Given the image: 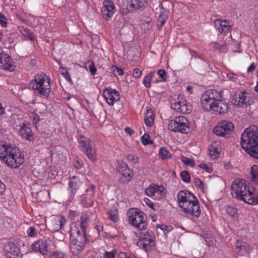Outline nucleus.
I'll return each mask as SVG.
<instances>
[{
	"label": "nucleus",
	"mask_w": 258,
	"mask_h": 258,
	"mask_svg": "<svg viewBox=\"0 0 258 258\" xmlns=\"http://www.w3.org/2000/svg\"><path fill=\"white\" fill-rule=\"evenodd\" d=\"M70 236V248L76 255L79 254L85 248L88 240L87 235L81 234L80 230L71 228Z\"/></svg>",
	"instance_id": "20e7f679"
},
{
	"label": "nucleus",
	"mask_w": 258,
	"mask_h": 258,
	"mask_svg": "<svg viewBox=\"0 0 258 258\" xmlns=\"http://www.w3.org/2000/svg\"><path fill=\"white\" fill-rule=\"evenodd\" d=\"M158 75L162 78L163 81H166L167 80L166 78V71L164 70H159L158 71Z\"/></svg>",
	"instance_id": "603ef678"
},
{
	"label": "nucleus",
	"mask_w": 258,
	"mask_h": 258,
	"mask_svg": "<svg viewBox=\"0 0 258 258\" xmlns=\"http://www.w3.org/2000/svg\"><path fill=\"white\" fill-rule=\"evenodd\" d=\"M125 131L130 135H132L135 133L134 131L129 127H126L125 128Z\"/></svg>",
	"instance_id": "774afa93"
},
{
	"label": "nucleus",
	"mask_w": 258,
	"mask_h": 258,
	"mask_svg": "<svg viewBox=\"0 0 258 258\" xmlns=\"http://www.w3.org/2000/svg\"><path fill=\"white\" fill-rule=\"evenodd\" d=\"M144 201L145 202V203L147 204V205H148L150 208H151L152 209L155 210L154 207V204L151 201H150L148 198H145Z\"/></svg>",
	"instance_id": "052dcab7"
},
{
	"label": "nucleus",
	"mask_w": 258,
	"mask_h": 258,
	"mask_svg": "<svg viewBox=\"0 0 258 258\" xmlns=\"http://www.w3.org/2000/svg\"><path fill=\"white\" fill-rule=\"evenodd\" d=\"M117 162V170L119 172L125 171L127 169H130L127 164L122 160H118Z\"/></svg>",
	"instance_id": "ea45409f"
},
{
	"label": "nucleus",
	"mask_w": 258,
	"mask_h": 258,
	"mask_svg": "<svg viewBox=\"0 0 258 258\" xmlns=\"http://www.w3.org/2000/svg\"><path fill=\"white\" fill-rule=\"evenodd\" d=\"M122 176L119 179L120 183H128L132 179L133 175V171L130 169H127L125 171L120 172Z\"/></svg>",
	"instance_id": "c85d7f7f"
},
{
	"label": "nucleus",
	"mask_w": 258,
	"mask_h": 258,
	"mask_svg": "<svg viewBox=\"0 0 258 258\" xmlns=\"http://www.w3.org/2000/svg\"><path fill=\"white\" fill-rule=\"evenodd\" d=\"M215 25L216 27H218V29L220 32L226 33L230 29L228 23L226 21H221L220 20H216L215 21Z\"/></svg>",
	"instance_id": "c756f323"
},
{
	"label": "nucleus",
	"mask_w": 258,
	"mask_h": 258,
	"mask_svg": "<svg viewBox=\"0 0 258 258\" xmlns=\"http://www.w3.org/2000/svg\"><path fill=\"white\" fill-rule=\"evenodd\" d=\"M129 255L125 252H120L117 255V258H128Z\"/></svg>",
	"instance_id": "69168bd1"
},
{
	"label": "nucleus",
	"mask_w": 258,
	"mask_h": 258,
	"mask_svg": "<svg viewBox=\"0 0 258 258\" xmlns=\"http://www.w3.org/2000/svg\"><path fill=\"white\" fill-rule=\"evenodd\" d=\"M177 198L178 204L180 207L182 204H188L189 202H192V200H195L196 197L188 190H181L178 194Z\"/></svg>",
	"instance_id": "aec40b11"
},
{
	"label": "nucleus",
	"mask_w": 258,
	"mask_h": 258,
	"mask_svg": "<svg viewBox=\"0 0 258 258\" xmlns=\"http://www.w3.org/2000/svg\"><path fill=\"white\" fill-rule=\"evenodd\" d=\"M111 70L115 75H122L123 74V70L116 66H112Z\"/></svg>",
	"instance_id": "09e8293b"
},
{
	"label": "nucleus",
	"mask_w": 258,
	"mask_h": 258,
	"mask_svg": "<svg viewBox=\"0 0 258 258\" xmlns=\"http://www.w3.org/2000/svg\"><path fill=\"white\" fill-rule=\"evenodd\" d=\"M227 78L233 82L236 81L237 79V75L233 73H229L227 74Z\"/></svg>",
	"instance_id": "680f3d73"
},
{
	"label": "nucleus",
	"mask_w": 258,
	"mask_h": 258,
	"mask_svg": "<svg viewBox=\"0 0 258 258\" xmlns=\"http://www.w3.org/2000/svg\"><path fill=\"white\" fill-rule=\"evenodd\" d=\"M20 134L25 139L31 141L33 139V134L28 123L24 122L19 130Z\"/></svg>",
	"instance_id": "5701e85b"
},
{
	"label": "nucleus",
	"mask_w": 258,
	"mask_h": 258,
	"mask_svg": "<svg viewBox=\"0 0 258 258\" xmlns=\"http://www.w3.org/2000/svg\"><path fill=\"white\" fill-rule=\"evenodd\" d=\"M164 187L163 186H158L154 184H151L149 187L146 189L145 192L146 194L150 196H155V194L161 193L163 192Z\"/></svg>",
	"instance_id": "393cba45"
},
{
	"label": "nucleus",
	"mask_w": 258,
	"mask_h": 258,
	"mask_svg": "<svg viewBox=\"0 0 258 258\" xmlns=\"http://www.w3.org/2000/svg\"><path fill=\"white\" fill-rule=\"evenodd\" d=\"M159 155L163 160H166L171 157V153L165 148L163 147L160 148Z\"/></svg>",
	"instance_id": "473e14b6"
},
{
	"label": "nucleus",
	"mask_w": 258,
	"mask_h": 258,
	"mask_svg": "<svg viewBox=\"0 0 258 258\" xmlns=\"http://www.w3.org/2000/svg\"><path fill=\"white\" fill-rule=\"evenodd\" d=\"M145 124L148 126H152L154 122V115L153 111L151 108H148L144 117Z\"/></svg>",
	"instance_id": "bb28decb"
},
{
	"label": "nucleus",
	"mask_w": 258,
	"mask_h": 258,
	"mask_svg": "<svg viewBox=\"0 0 258 258\" xmlns=\"http://www.w3.org/2000/svg\"><path fill=\"white\" fill-rule=\"evenodd\" d=\"M66 221V220L64 217H61L59 221V224H58L57 221L56 222H54V223H53V226H54V228L52 229V230H53L54 231H59L60 229H61L62 226L64 225Z\"/></svg>",
	"instance_id": "c9c22d12"
},
{
	"label": "nucleus",
	"mask_w": 258,
	"mask_h": 258,
	"mask_svg": "<svg viewBox=\"0 0 258 258\" xmlns=\"http://www.w3.org/2000/svg\"><path fill=\"white\" fill-rule=\"evenodd\" d=\"M234 126L232 122L222 120L213 128V132L218 136L229 138L234 131Z\"/></svg>",
	"instance_id": "6e6552de"
},
{
	"label": "nucleus",
	"mask_w": 258,
	"mask_h": 258,
	"mask_svg": "<svg viewBox=\"0 0 258 258\" xmlns=\"http://www.w3.org/2000/svg\"><path fill=\"white\" fill-rule=\"evenodd\" d=\"M27 234L31 237H32L35 235V234L36 233V231L35 228L33 227H30L27 231Z\"/></svg>",
	"instance_id": "5fc2aeb1"
},
{
	"label": "nucleus",
	"mask_w": 258,
	"mask_h": 258,
	"mask_svg": "<svg viewBox=\"0 0 258 258\" xmlns=\"http://www.w3.org/2000/svg\"><path fill=\"white\" fill-rule=\"evenodd\" d=\"M249 249V245L245 242L237 240L236 243V250L240 255H243Z\"/></svg>",
	"instance_id": "cd10ccee"
},
{
	"label": "nucleus",
	"mask_w": 258,
	"mask_h": 258,
	"mask_svg": "<svg viewBox=\"0 0 258 258\" xmlns=\"http://www.w3.org/2000/svg\"><path fill=\"white\" fill-rule=\"evenodd\" d=\"M103 7L102 9L103 17L107 21L109 20L115 12V7L111 0H104Z\"/></svg>",
	"instance_id": "dca6fc26"
},
{
	"label": "nucleus",
	"mask_w": 258,
	"mask_h": 258,
	"mask_svg": "<svg viewBox=\"0 0 258 258\" xmlns=\"http://www.w3.org/2000/svg\"><path fill=\"white\" fill-rule=\"evenodd\" d=\"M0 25L4 27H6L7 25V18L1 13H0Z\"/></svg>",
	"instance_id": "3c124183"
},
{
	"label": "nucleus",
	"mask_w": 258,
	"mask_h": 258,
	"mask_svg": "<svg viewBox=\"0 0 258 258\" xmlns=\"http://www.w3.org/2000/svg\"><path fill=\"white\" fill-rule=\"evenodd\" d=\"M50 244L46 240H39L35 241L32 245V248L36 252H40L45 254L49 250Z\"/></svg>",
	"instance_id": "a211bd4d"
},
{
	"label": "nucleus",
	"mask_w": 258,
	"mask_h": 258,
	"mask_svg": "<svg viewBox=\"0 0 258 258\" xmlns=\"http://www.w3.org/2000/svg\"><path fill=\"white\" fill-rule=\"evenodd\" d=\"M87 218L84 217H81V221L80 222V225L81 228V234H85V235H87L86 233V228L87 226Z\"/></svg>",
	"instance_id": "4c0bfd02"
},
{
	"label": "nucleus",
	"mask_w": 258,
	"mask_h": 258,
	"mask_svg": "<svg viewBox=\"0 0 258 258\" xmlns=\"http://www.w3.org/2000/svg\"><path fill=\"white\" fill-rule=\"evenodd\" d=\"M238 200H242L245 203L249 205H255L258 204V200L255 197L253 193L248 189L247 192H245L240 197L237 198Z\"/></svg>",
	"instance_id": "4be33fe9"
},
{
	"label": "nucleus",
	"mask_w": 258,
	"mask_h": 258,
	"mask_svg": "<svg viewBox=\"0 0 258 258\" xmlns=\"http://www.w3.org/2000/svg\"><path fill=\"white\" fill-rule=\"evenodd\" d=\"M231 102L233 105L238 107H247L250 104L248 93L245 91L236 93Z\"/></svg>",
	"instance_id": "f8f14e48"
},
{
	"label": "nucleus",
	"mask_w": 258,
	"mask_h": 258,
	"mask_svg": "<svg viewBox=\"0 0 258 258\" xmlns=\"http://www.w3.org/2000/svg\"><path fill=\"white\" fill-rule=\"evenodd\" d=\"M142 74V71H141L139 69L136 68L133 71V75L135 78H139L141 76Z\"/></svg>",
	"instance_id": "13d9d810"
},
{
	"label": "nucleus",
	"mask_w": 258,
	"mask_h": 258,
	"mask_svg": "<svg viewBox=\"0 0 258 258\" xmlns=\"http://www.w3.org/2000/svg\"><path fill=\"white\" fill-rule=\"evenodd\" d=\"M222 92H218V98L214 102L213 107L212 110L218 112L219 114H224L227 112L229 108V104L222 99Z\"/></svg>",
	"instance_id": "ddd939ff"
},
{
	"label": "nucleus",
	"mask_w": 258,
	"mask_h": 258,
	"mask_svg": "<svg viewBox=\"0 0 258 258\" xmlns=\"http://www.w3.org/2000/svg\"><path fill=\"white\" fill-rule=\"evenodd\" d=\"M127 159L129 161L133 162L134 164L138 163V158L136 155H128L127 157Z\"/></svg>",
	"instance_id": "6e6d98bb"
},
{
	"label": "nucleus",
	"mask_w": 258,
	"mask_h": 258,
	"mask_svg": "<svg viewBox=\"0 0 258 258\" xmlns=\"http://www.w3.org/2000/svg\"><path fill=\"white\" fill-rule=\"evenodd\" d=\"M231 188L232 196L236 199L248 191L246 181L242 179H235L232 183Z\"/></svg>",
	"instance_id": "9d476101"
},
{
	"label": "nucleus",
	"mask_w": 258,
	"mask_h": 258,
	"mask_svg": "<svg viewBox=\"0 0 258 258\" xmlns=\"http://www.w3.org/2000/svg\"><path fill=\"white\" fill-rule=\"evenodd\" d=\"M0 159L8 166L15 168L19 167L24 160L19 149L8 147L3 143L0 144Z\"/></svg>",
	"instance_id": "f03ea898"
},
{
	"label": "nucleus",
	"mask_w": 258,
	"mask_h": 258,
	"mask_svg": "<svg viewBox=\"0 0 258 258\" xmlns=\"http://www.w3.org/2000/svg\"><path fill=\"white\" fill-rule=\"evenodd\" d=\"M180 175L182 180L184 182L188 183L190 181V176L189 172L187 171L184 170L181 171Z\"/></svg>",
	"instance_id": "a19ab883"
},
{
	"label": "nucleus",
	"mask_w": 258,
	"mask_h": 258,
	"mask_svg": "<svg viewBox=\"0 0 258 258\" xmlns=\"http://www.w3.org/2000/svg\"><path fill=\"white\" fill-rule=\"evenodd\" d=\"M0 68L10 72L14 71L15 68L11 57L4 52L0 53Z\"/></svg>",
	"instance_id": "f3484780"
},
{
	"label": "nucleus",
	"mask_w": 258,
	"mask_h": 258,
	"mask_svg": "<svg viewBox=\"0 0 258 258\" xmlns=\"http://www.w3.org/2000/svg\"><path fill=\"white\" fill-rule=\"evenodd\" d=\"M74 165L76 168L79 169L83 166V163L82 161L76 160L74 163Z\"/></svg>",
	"instance_id": "0e129e2a"
},
{
	"label": "nucleus",
	"mask_w": 258,
	"mask_h": 258,
	"mask_svg": "<svg viewBox=\"0 0 258 258\" xmlns=\"http://www.w3.org/2000/svg\"><path fill=\"white\" fill-rule=\"evenodd\" d=\"M81 184L80 179L76 176H73L70 179L69 187L72 195H75L77 190L80 189Z\"/></svg>",
	"instance_id": "b1692460"
},
{
	"label": "nucleus",
	"mask_w": 258,
	"mask_h": 258,
	"mask_svg": "<svg viewBox=\"0 0 258 258\" xmlns=\"http://www.w3.org/2000/svg\"><path fill=\"white\" fill-rule=\"evenodd\" d=\"M218 91L215 90L206 91L201 96V102L203 108L206 110H212L215 101L218 98Z\"/></svg>",
	"instance_id": "0eeeda50"
},
{
	"label": "nucleus",
	"mask_w": 258,
	"mask_h": 258,
	"mask_svg": "<svg viewBox=\"0 0 258 258\" xmlns=\"http://www.w3.org/2000/svg\"><path fill=\"white\" fill-rule=\"evenodd\" d=\"M128 219L130 224L140 230L145 229L147 223V216L141 211H137L135 209H131L128 212Z\"/></svg>",
	"instance_id": "39448f33"
},
{
	"label": "nucleus",
	"mask_w": 258,
	"mask_h": 258,
	"mask_svg": "<svg viewBox=\"0 0 258 258\" xmlns=\"http://www.w3.org/2000/svg\"><path fill=\"white\" fill-rule=\"evenodd\" d=\"M61 74L65 78V79L69 82H72L70 75L68 74V71L66 70H63L61 72Z\"/></svg>",
	"instance_id": "4d7b16f0"
},
{
	"label": "nucleus",
	"mask_w": 258,
	"mask_h": 258,
	"mask_svg": "<svg viewBox=\"0 0 258 258\" xmlns=\"http://www.w3.org/2000/svg\"><path fill=\"white\" fill-rule=\"evenodd\" d=\"M116 251L114 250L111 251H105L103 253V258H115Z\"/></svg>",
	"instance_id": "de8ad7c7"
},
{
	"label": "nucleus",
	"mask_w": 258,
	"mask_h": 258,
	"mask_svg": "<svg viewBox=\"0 0 258 258\" xmlns=\"http://www.w3.org/2000/svg\"><path fill=\"white\" fill-rule=\"evenodd\" d=\"M215 145L216 143H213L209 147V151L211 156H213L215 154L218 153V149L216 147Z\"/></svg>",
	"instance_id": "a18cd8bd"
},
{
	"label": "nucleus",
	"mask_w": 258,
	"mask_h": 258,
	"mask_svg": "<svg viewBox=\"0 0 258 258\" xmlns=\"http://www.w3.org/2000/svg\"><path fill=\"white\" fill-rule=\"evenodd\" d=\"M31 117L32 119L33 124L36 125L39 121V116L36 113H32Z\"/></svg>",
	"instance_id": "864d4df0"
},
{
	"label": "nucleus",
	"mask_w": 258,
	"mask_h": 258,
	"mask_svg": "<svg viewBox=\"0 0 258 258\" xmlns=\"http://www.w3.org/2000/svg\"><path fill=\"white\" fill-rule=\"evenodd\" d=\"M195 183L198 187L201 188H202L204 185V183L199 178H196L195 179Z\"/></svg>",
	"instance_id": "e2e57ef3"
},
{
	"label": "nucleus",
	"mask_w": 258,
	"mask_h": 258,
	"mask_svg": "<svg viewBox=\"0 0 258 258\" xmlns=\"http://www.w3.org/2000/svg\"><path fill=\"white\" fill-rule=\"evenodd\" d=\"M251 178L253 182L258 183V166L253 165L251 168Z\"/></svg>",
	"instance_id": "2f4dec72"
},
{
	"label": "nucleus",
	"mask_w": 258,
	"mask_h": 258,
	"mask_svg": "<svg viewBox=\"0 0 258 258\" xmlns=\"http://www.w3.org/2000/svg\"><path fill=\"white\" fill-rule=\"evenodd\" d=\"M154 72H151L149 74L147 75L144 78L143 83L144 85L147 87L149 88L151 86V80L152 78L154 75Z\"/></svg>",
	"instance_id": "f704fd0d"
},
{
	"label": "nucleus",
	"mask_w": 258,
	"mask_h": 258,
	"mask_svg": "<svg viewBox=\"0 0 258 258\" xmlns=\"http://www.w3.org/2000/svg\"><path fill=\"white\" fill-rule=\"evenodd\" d=\"M192 201V202H189L188 204H182L180 208H182L184 213L198 218L201 215L199 203L197 198Z\"/></svg>",
	"instance_id": "9b49d317"
},
{
	"label": "nucleus",
	"mask_w": 258,
	"mask_h": 258,
	"mask_svg": "<svg viewBox=\"0 0 258 258\" xmlns=\"http://www.w3.org/2000/svg\"><path fill=\"white\" fill-rule=\"evenodd\" d=\"M167 19V15L164 12L161 11L157 20V25L159 29L164 25Z\"/></svg>",
	"instance_id": "7c9ffc66"
},
{
	"label": "nucleus",
	"mask_w": 258,
	"mask_h": 258,
	"mask_svg": "<svg viewBox=\"0 0 258 258\" xmlns=\"http://www.w3.org/2000/svg\"><path fill=\"white\" fill-rule=\"evenodd\" d=\"M86 68L88 70L91 74L93 76L95 75L96 73V68L94 66L93 61H89L86 63Z\"/></svg>",
	"instance_id": "58836bf2"
},
{
	"label": "nucleus",
	"mask_w": 258,
	"mask_h": 258,
	"mask_svg": "<svg viewBox=\"0 0 258 258\" xmlns=\"http://www.w3.org/2000/svg\"><path fill=\"white\" fill-rule=\"evenodd\" d=\"M4 250L8 257L15 258L20 252L18 247L14 242H8L4 246Z\"/></svg>",
	"instance_id": "412c9836"
},
{
	"label": "nucleus",
	"mask_w": 258,
	"mask_h": 258,
	"mask_svg": "<svg viewBox=\"0 0 258 258\" xmlns=\"http://www.w3.org/2000/svg\"><path fill=\"white\" fill-rule=\"evenodd\" d=\"M6 189L5 185L0 181V195H3Z\"/></svg>",
	"instance_id": "338daca9"
},
{
	"label": "nucleus",
	"mask_w": 258,
	"mask_h": 258,
	"mask_svg": "<svg viewBox=\"0 0 258 258\" xmlns=\"http://www.w3.org/2000/svg\"><path fill=\"white\" fill-rule=\"evenodd\" d=\"M171 106L172 109L178 112L182 113H189L192 109L191 105L189 103L187 104L186 100L185 99H181L178 102L172 103Z\"/></svg>",
	"instance_id": "2eb2a0df"
},
{
	"label": "nucleus",
	"mask_w": 258,
	"mask_h": 258,
	"mask_svg": "<svg viewBox=\"0 0 258 258\" xmlns=\"http://www.w3.org/2000/svg\"><path fill=\"white\" fill-rule=\"evenodd\" d=\"M50 80L43 73L35 75L29 85V87L35 91L36 94L48 97L51 92Z\"/></svg>",
	"instance_id": "7ed1b4c3"
},
{
	"label": "nucleus",
	"mask_w": 258,
	"mask_h": 258,
	"mask_svg": "<svg viewBox=\"0 0 258 258\" xmlns=\"http://www.w3.org/2000/svg\"><path fill=\"white\" fill-rule=\"evenodd\" d=\"M199 167L202 169H204L206 171L211 173L212 171L211 167H209L207 164L205 163H202L199 165Z\"/></svg>",
	"instance_id": "bf43d9fd"
},
{
	"label": "nucleus",
	"mask_w": 258,
	"mask_h": 258,
	"mask_svg": "<svg viewBox=\"0 0 258 258\" xmlns=\"http://www.w3.org/2000/svg\"><path fill=\"white\" fill-rule=\"evenodd\" d=\"M181 160L185 165H188L191 167H194L195 165L194 161L192 159L186 158L185 156H182L181 158Z\"/></svg>",
	"instance_id": "c03bdc74"
},
{
	"label": "nucleus",
	"mask_w": 258,
	"mask_h": 258,
	"mask_svg": "<svg viewBox=\"0 0 258 258\" xmlns=\"http://www.w3.org/2000/svg\"><path fill=\"white\" fill-rule=\"evenodd\" d=\"M79 142L81 145L82 151L84 152L87 157L92 161L95 160L96 158L91 147L90 141L84 137H81L79 139Z\"/></svg>",
	"instance_id": "4468645a"
},
{
	"label": "nucleus",
	"mask_w": 258,
	"mask_h": 258,
	"mask_svg": "<svg viewBox=\"0 0 258 258\" xmlns=\"http://www.w3.org/2000/svg\"><path fill=\"white\" fill-rule=\"evenodd\" d=\"M141 139L142 143L145 145H150L153 143V142L150 140V137L148 134H145L142 137Z\"/></svg>",
	"instance_id": "79ce46f5"
},
{
	"label": "nucleus",
	"mask_w": 258,
	"mask_h": 258,
	"mask_svg": "<svg viewBox=\"0 0 258 258\" xmlns=\"http://www.w3.org/2000/svg\"><path fill=\"white\" fill-rule=\"evenodd\" d=\"M109 218L114 222H117L118 220V211L116 208L110 209L108 212Z\"/></svg>",
	"instance_id": "72a5a7b5"
},
{
	"label": "nucleus",
	"mask_w": 258,
	"mask_h": 258,
	"mask_svg": "<svg viewBox=\"0 0 258 258\" xmlns=\"http://www.w3.org/2000/svg\"><path fill=\"white\" fill-rule=\"evenodd\" d=\"M226 210L227 214L231 217H235L237 213V209L231 206H228Z\"/></svg>",
	"instance_id": "37998d69"
},
{
	"label": "nucleus",
	"mask_w": 258,
	"mask_h": 258,
	"mask_svg": "<svg viewBox=\"0 0 258 258\" xmlns=\"http://www.w3.org/2000/svg\"><path fill=\"white\" fill-rule=\"evenodd\" d=\"M241 145L250 156L258 159V126L252 125L244 130Z\"/></svg>",
	"instance_id": "f257e3e1"
},
{
	"label": "nucleus",
	"mask_w": 258,
	"mask_h": 258,
	"mask_svg": "<svg viewBox=\"0 0 258 258\" xmlns=\"http://www.w3.org/2000/svg\"><path fill=\"white\" fill-rule=\"evenodd\" d=\"M189 121L184 116H177L170 121L168 128L172 132H180L183 134L187 133L189 130Z\"/></svg>",
	"instance_id": "423d86ee"
},
{
	"label": "nucleus",
	"mask_w": 258,
	"mask_h": 258,
	"mask_svg": "<svg viewBox=\"0 0 258 258\" xmlns=\"http://www.w3.org/2000/svg\"><path fill=\"white\" fill-rule=\"evenodd\" d=\"M103 96L107 103L113 105L115 101L119 99V93L115 90L106 89L103 92Z\"/></svg>",
	"instance_id": "6ab92c4d"
},
{
	"label": "nucleus",
	"mask_w": 258,
	"mask_h": 258,
	"mask_svg": "<svg viewBox=\"0 0 258 258\" xmlns=\"http://www.w3.org/2000/svg\"><path fill=\"white\" fill-rule=\"evenodd\" d=\"M147 0H131L130 8L135 11H142L146 7Z\"/></svg>",
	"instance_id": "a878e982"
},
{
	"label": "nucleus",
	"mask_w": 258,
	"mask_h": 258,
	"mask_svg": "<svg viewBox=\"0 0 258 258\" xmlns=\"http://www.w3.org/2000/svg\"><path fill=\"white\" fill-rule=\"evenodd\" d=\"M155 237L151 232L148 231L141 232L139 236V241L138 245L143 248L146 251L152 249L155 246Z\"/></svg>",
	"instance_id": "1a4fd4ad"
},
{
	"label": "nucleus",
	"mask_w": 258,
	"mask_h": 258,
	"mask_svg": "<svg viewBox=\"0 0 258 258\" xmlns=\"http://www.w3.org/2000/svg\"><path fill=\"white\" fill-rule=\"evenodd\" d=\"M157 228H160L164 232H170L172 230V227L170 225H166L165 224H159L157 226Z\"/></svg>",
	"instance_id": "49530a36"
},
{
	"label": "nucleus",
	"mask_w": 258,
	"mask_h": 258,
	"mask_svg": "<svg viewBox=\"0 0 258 258\" xmlns=\"http://www.w3.org/2000/svg\"><path fill=\"white\" fill-rule=\"evenodd\" d=\"M20 31L23 36L25 37L28 39H29L31 41L33 40V35L29 30L26 29L23 27H21L20 28Z\"/></svg>",
	"instance_id": "e433bc0d"
},
{
	"label": "nucleus",
	"mask_w": 258,
	"mask_h": 258,
	"mask_svg": "<svg viewBox=\"0 0 258 258\" xmlns=\"http://www.w3.org/2000/svg\"><path fill=\"white\" fill-rule=\"evenodd\" d=\"M63 257L64 254L59 251L54 252L49 256V258H63Z\"/></svg>",
	"instance_id": "8fccbe9b"
}]
</instances>
